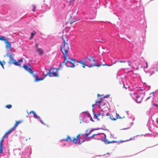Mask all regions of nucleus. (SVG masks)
<instances>
[{
	"label": "nucleus",
	"mask_w": 158,
	"mask_h": 158,
	"mask_svg": "<svg viewBox=\"0 0 158 158\" xmlns=\"http://www.w3.org/2000/svg\"><path fill=\"white\" fill-rule=\"evenodd\" d=\"M62 38L63 40V43L61 45V50L65 60H66L69 57L68 52L69 48L71 47V45L66 35H63Z\"/></svg>",
	"instance_id": "f257e3e1"
},
{
	"label": "nucleus",
	"mask_w": 158,
	"mask_h": 158,
	"mask_svg": "<svg viewBox=\"0 0 158 158\" xmlns=\"http://www.w3.org/2000/svg\"><path fill=\"white\" fill-rule=\"evenodd\" d=\"M81 135H81V134H79L77 135L76 137L74 138L73 139H71L69 136L68 135L66 139H63V140L65 141H68L69 142H73L74 143L76 144H80L84 141V140H85L84 139H83L82 141H80L81 138L80 136Z\"/></svg>",
	"instance_id": "f03ea898"
},
{
	"label": "nucleus",
	"mask_w": 158,
	"mask_h": 158,
	"mask_svg": "<svg viewBox=\"0 0 158 158\" xmlns=\"http://www.w3.org/2000/svg\"><path fill=\"white\" fill-rule=\"evenodd\" d=\"M88 60L86 64H88L87 66L89 68L93 67L95 66L100 67L101 65H99L97 60L94 57L90 56L89 57H86Z\"/></svg>",
	"instance_id": "7ed1b4c3"
},
{
	"label": "nucleus",
	"mask_w": 158,
	"mask_h": 158,
	"mask_svg": "<svg viewBox=\"0 0 158 158\" xmlns=\"http://www.w3.org/2000/svg\"><path fill=\"white\" fill-rule=\"evenodd\" d=\"M31 66L30 65L28 64H27V65H24L23 68L25 69L27 71L32 74L34 77H35V81L36 82H38L40 81L43 80L44 78H38L37 76H35L33 73V72L32 69H31Z\"/></svg>",
	"instance_id": "20e7f679"
},
{
	"label": "nucleus",
	"mask_w": 158,
	"mask_h": 158,
	"mask_svg": "<svg viewBox=\"0 0 158 158\" xmlns=\"http://www.w3.org/2000/svg\"><path fill=\"white\" fill-rule=\"evenodd\" d=\"M6 55L7 56L9 57L10 58V60L8 62L9 64L13 63L15 65L20 66V63L22 62V58L19 61H17L14 59L13 54L7 53L6 54Z\"/></svg>",
	"instance_id": "39448f33"
},
{
	"label": "nucleus",
	"mask_w": 158,
	"mask_h": 158,
	"mask_svg": "<svg viewBox=\"0 0 158 158\" xmlns=\"http://www.w3.org/2000/svg\"><path fill=\"white\" fill-rule=\"evenodd\" d=\"M59 70L58 68L51 67L48 71V76L50 77H59V73L57 71Z\"/></svg>",
	"instance_id": "423d86ee"
},
{
	"label": "nucleus",
	"mask_w": 158,
	"mask_h": 158,
	"mask_svg": "<svg viewBox=\"0 0 158 158\" xmlns=\"http://www.w3.org/2000/svg\"><path fill=\"white\" fill-rule=\"evenodd\" d=\"M99 128H95L94 129H92V130L90 131L89 133H86L85 135V136L84 138V139L86 140H90V139H95V138L94 136L96 135H99V134H94L92 136L90 137H88L89 135L92 132H93V131L96 130H97L98 129H99Z\"/></svg>",
	"instance_id": "0eeeda50"
},
{
	"label": "nucleus",
	"mask_w": 158,
	"mask_h": 158,
	"mask_svg": "<svg viewBox=\"0 0 158 158\" xmlns=\"http://www.w3.org/2000/svg\"><path fill=\"white\" fill-rule=\"evenodd\" d=\"M105 104V103L104 102L103 98H101L98 101H96L95 103L92 105L93 108H94V106L95 105H98L99 106V108L101 107Z\"/></svg>",
	"instance_id": "6e6552de"
},
{
	"label": "nucleus",
	"mask_w": 158,
	"mask_h": 158,
	"mask_svg": "<svg viewBox=\"0 0 158 158\" xmlns=\"http://www.w3.org/2000/svg\"><path fill=\"white\" fill-rule=\"evenodd\" d=\"M70 58H69H69H68V59H67L66 60H65V59H64V61L62 63H61V64H60L61 65H62L63 64H65V65H66L67 63L69 62V63H71L72 65L70 66H68L66 65V66L67 67H72V68L74 67L75 66V65L74 64V63L72 62H73V61L70 59Z\"/></svg>",
	"instance_id": "1a4fd4ad"
},
{
	"label": "nucleus",
	"mask_w": 158,
	"mask_h": 158,
	"mask_svg": "<svg viewBox=\"0 0 158 158\" xmlns=\"http://www.w3.org/2000/svg\"><path fill=\"white\" fill-rule=\"evenodd\" d=\"M70 59L72 60L74 63L75 62H76L77 63H79L82 64L83 65V68H85V66H88V64H85V61L84 60L83 61L82 60H80L79 61H77L72 58H70Z\"/></svg>",
	"instance_id": "9d476101"
},
{
	"label": "nucleus",
	"mask_w": 158,
	"mask_h": 158,
	"mask_svg": "<svg viewBox=\"0 0 158 158\" xmlns=\"http://www.w3.org/2000/svg\"><path fill=\"white\" fill-rule=\"evenodd\" d=\"M5 44H6V48L7 49H10V54H13L12 51L11 49V45L10 44V42L7 40L5 42Z\"/></svg>",
	"instance_id": "9b49d317"
},
{
	"label": "nucleus",
	"mask_w": 158,
	"mask_h": 158,
	"mask_svg": "<svg viewBox=\"0 0 158 158\" xmlns=\"http://www.w3.org/2000/svg\"><path fill=\"white\" fill-rule=\"evenodd\" d=\"M4 138L2 137L0 141V152H3V150L2 148V143L4 141Z\"/></svg>",
	"instance_id": "f8f14e48"
},
{
	"label": "nucleus",
	"mask_w": 158,
	"mask_h": 158,
	"mask_svg": "<svg viewBox=\"0 0 158 158\" xmlns=\"http://www.w3.org/2000/svg\"><path fill=\"white\" fill-rule=\"evenodd\" d=\"M136 101L138 103L141 102L142 101V98L139 96L136 95Z\"/></svg>",
	"instance_id": "ddd939ff"
},
{
	"label": "nucleus",
	"mask_w": 158,
	"mask_h": 158,
	"mask_svg": "<svg viewBox=\"0 0 158 158\" xmlns=\"http://www.w3.org/2000/svg\"><path fill=\"white\" fill-rule=\"evenodd\" d=\"M94 115L96 118H97L98 119H99L98 117L100 116H102V115L101 112H99L97 114L94 113Z\"/></svg>",
	"instance_id": "4468645a"
},
{
	"label": "nucleus",
	"mask_w": 158,
	"mask_h": 158,
	"mask_svg": "<svg viewBox=\"0 0 158 158\" xmlns=\"http://www.w3.org/2000/svg\"><path fill=\"white\" fill-rule=\"evenodd\" d=\"M15 128L13 127L12 128L10 129L8 131L6 132V134H10L11 132H13L15 130Z\"/></svg>",
	"instance_id": "2eb2a0df"
},
{
	"label": "nucleus",
	"mask_w": 158,
	"mask_h": 158,
	"mask_svg": "<svg viewBox=\"0 0 158 158\" xmlns=\"http://www.w3.org/2000/svg\"><path fill=\"white\" fill-rule=\"evenodd\" d=\"M36 51L37 52H39L40 55H41L44 53L43 50L40 48H37Z\"/></svg>",
	"instance_id": "dca6fc26"
},
{
	"label": "nucleus",
	"mask_w": 158,
	"mask_h": 158,
	"mask_svg": "<svg viewBox=\"0 0 158 158\" xmlns=\"http://www.w3.org/2000/svg\"><path fill=\"white\" fill-rule=\"evenodd\" d=\"M104 141L106 143V144H109L110 143H117L118 142V141H108V140L106 139H105L104 140Z\"/></svg>",
	"instance_id": "f3484780"
},
{
	"label": "nucleus",
	"mask_w": 158,
	"mask_h": 158,
	"mask_svg": "<svg viewBox=\"0 0 158 158\" xmlns=\"http://www.w3.org/2000/svg\"><path fill=\"white\" fill-rule=\"evenodd\" d=\"M22 122V121H16V123L15 124L14 127L16 129V127H17L18 125L20 124Z\"/></svg>",
	"instance_id": "a211bd4d"
},
{
	"label": "nucleus",
	"mask_w": 158,
	"mask_h": 158,
	"mask_svg": "<svg viewBox=\"0 0 158 158\" xmlns=\"http://www.w3.org/2000/svg\"><path fill=\"white\" fill-rule=\"evenodd\" d=\"M35 118L38 119L42 124H43L45 125H46V124L44 123L43 121L41 120V119L40 118V116H38L37 115H36V116ZM47 126H48V125H47Z\"/></svg>",
	"instance_id": "6ab92c4d"
},
{
	"label": "nucleus",
	"mask_w": 158,
	"mask_h": 158,
	"mask_svg": "<svg viewBox=\"0 0 158 158\" xmlns=\"http://www.w3.org/2000/svg\"><path fill=\"white\" fill-rule=\"evenodd\" d=\"M134 139H135V137H133L130 138L129 139H127V140H120L119 141H118V142L122 143V142H124L125 141H129L132 140H134Z\"/></svg>",
	"instance_id": "aec40b11"
},
{
	"label": "nucleus",
	"mask_w": 158,
	"mask_h": 158,
	"mask_svg": "<svg viewBox=\"0 0 158 158\" xmlns=\"http://www.w3.org/2000/svg\"><path fill=\"white\" fill-rule=\"evenodd\" d=\"M122 118H121L118 114L116 113V117L114 118H113V120L114 121H115L117 119H121Z\"/></svg>",
	"instance_id": "412c9836"
},
{
	"label": "nucleus",
	"mask_w": 158,
	"mask_h": 158,
	"mask_svg": "<svg viewBox=\"0 0 158 158\" xmlns=\"http://www.w3.org/2000/svg\"><path fill=\"white\" fill-rule=\"evenodd\" d=\"M36 33V32L35 31H33V32H32L31 34V36L29 38V39L31 40L32 39L35 35V34Z\"/></svg>",
	"instance_id": "4be33fe9"
},
{
	"label": "nucleus",
	"mask_w": 158,
	"mask_h": 158,
	"mask_svg": "<svg viewBox=\"0 0 158 158\" xmlns=\"http://www.w3.org/2000/svg\"><path fill=\"white\" fill-rule=\"evenodd\" d=\"M0 40L4 41V42L7 41V40L5 39V37L4 36H0Z\"/></svg>",
	"instance_id": "5701e85b"
},
{
	"label": "nucleus",
	"mask_w": 158,
	"mask_h": 158,
	"mask_svg": "<svg viewBox=\"0 0 158 158\" xmlns=\"http://www.w3.org/2000/svg\"><path fill=\"white\" fill-rule=\"evenodd\" d=\"M6 64V62H5L4 60L2 61H1L0 60V64L2 66L3 68L4 69V65Z\"/></svg>",
	"instance_id": "b1692460"
},
{
	"label": "nucleus",
	"mask_w": 158,
	"mask_h": 158,
	"mask_svg": "<svg viewBox=\"0 0 158 158\" xmlns=\"http://www.w3.org/2000/svg\"><path fill=\"white\" fill-rule=\"evenodd\" d=\"M27 113H28V115L29 114H31V113H32L34 115V117L36 116L37 115L35 113V111H31L29 112H27Z\"/></svg>",
	"instance_id": "393cba45"
},
{
	"label": "nucleus",
	"mask_w": 158,
	"mask_h": 158,
	"mask_svg": "<svg viewBox=\"0 0 158 158\" xmlns=\"http://www.w3.org/2000/svg\"><path fill=\"white\" fill-rule=\"evenodd\" d=\"M12 107V105H11L10 104H9V105H6L5 106V107H6L8 109H10V108H11Z\"/></svg>",
	"instance_id": "a878e982"
},
{
	"label": "nucleus",
	"mask_w": 158,
	"mask_h": 158,
	"mask_svg": "<svg viewBox=\"0 0 158 158\" xmlns=\"http://www.w3.org/2000/svg\"><path fill=\"white\" fill-rule=\"evenodd\" d=\"M32 6H33L32 11L33 12H34L36 10V6H35V5H32Z\"/></svg>",
	"instance_id": "bb28decb"
},
{
	"label": "nucleus",
	"mask_w": 158,
	"mask_h": 158,
	"mask_svg": "<svg viewBox=\"0 0 158 158\" xmlns=\"http://www.w3.org/2000/svg\"><path fill=\"white\" fill-rule=\"evenodd\" d=\"M43 75L44 76V77H42L43 78H44V79L48 75V72L47 74H45L44 72L43 73Z\"/></svg>",
	"instance_id": "cd10ccee"
},
{
	"label": "nucleus",
	"mask_w": 158,
	"mask_h": 158,
	"mask_svg": "<svg viewBox=\"0 0 158 158\" xmlns=\"http://www.w3.org/2000/svg\"><path fill=\"white\" fill-rule=\"evenodd\" d=\"M7 135H8V134H6V132L2 137H3L4 138H7L8 137Z\"/></svg>",
	"instance_id": "c85d7f7f"
},
{
	"label": "nucleus",
	"mask_w": 158,
	"mask_h": 158,
	"mask_svg": "<svg viewBox=\"0 0 158 158\" xmlns=\"http://www.w3.org/2000/svg\"><path fill=\"white\" fill-rule=\"evenodd\" d=\"M108 118L110 119L111 120L114 121L113 120V118H114L111 115L110 117H109Z\"/></svg>",
	"instance_id": "c756f323"
},
{
	"label": "nucleus",
	"mask_w": 158,
	"mask_h": 158,
	"mask_svg": "<svg viewBox=\"0 0 158 158\" xmlns=\"http://www.w3.org/2000/svg\"><path fill=\"white\" fill-rule=\"evenodd\" d=\"M101 65H102V66H111V65H112V64H111V65H109L107 64H101Z\"/></svg>",
	"instance_id": "7c9ffc66"
},
{
	"label": "nucleus",
	"mask_w": 158,
	"mask_h": 158,
	"mask_svg": "<svg viewBox=\"0 0 158 158\" xmlns=\"http://www.w3.org/2000/svg\"><path fill=\"white\" fill-rule=\"evenodd\" d=\"M106 115L108 117H110L111 116V115L110 114L108 113L106 114Z\"/></svg>",
	"instance_id": "2f4dec72"
},
{
	"label": "nucleus",
	"mask_w": 158,
	"mask_h": 158,
	"mask_svg": "<svg viewBox=\"0 0 158 158\" xmlns=\"http://www.w3.org/2000/svg\"><path fill=\"white\" fill-rule=\"evenodd\" d=\"M153 105L154 106H156L157 107H158V104H157L155 103H153Z\"/></svg>",
	"instance_id": "473e14b6"
},
{
	"label": "nucleus",
	"mask_w": 158,
	"mask_h": 158,
	"mask_svg": "<svg viewBox=\"0 0 158 158\" xmlns=\"http://www.w3.org/2000/svg\"><path fill=\"white\" fill-rule=\"evenodd\" d=\"M38 46V44H36L35 45V47L36 48H37Z\"/></svg>",
	"instance_id": "72a5a7b5"
},
{
	"label": "nucleus",
	"mask_w": 158,
	"mask_h": 158,
	"mask_svg": "<svg viewBox=\"0 0 158 158\" xmlns=\"http://www.w3.org/2000/svg\"><path fill=\"white\" fill-rule=\"evenodd\" d=\"M117 62H120V63H123V62H123V61H122L121 60H120V61H118Z\"/></svg>",
	"instance_id": "f704fd0d"
},
{
	"label": "nucleus",
	"mask_w": 158,
	"mask_h": 158,
	"mask_svg": "<svg viewBox=\"0 0 158 158\" xmlns=\"http://www.w3.org/2000/svg\"><path fill=\"white\" fill-rule=\"evenodd\" d=\"M146 68H148V63L147 62H146Z\"/></svg>",
	"instance_id": "c9c22d12"
},
{
	"label": "nucleus",
	"mask_w": 158,
	"mask_h": 158,
	"mask_svg": "<svg viewBox=\"0 0 158 158\" xmlns=\"http://www.w3.org/2000/svg\"><path fill=\"white\" fill-rule=\"evenodd\" d=\"M76 21H74L73 22H72V23H70L72 24V23H74V22H75Z\"/></svg>",
	"instance_id": "e433bc0d"
},
{
	"label": "nucleus",
	"mask_w": 158,
	"mask_h": 158,
	"mask_svg": "<svg viewBox=\"0 0 158 158\" xmlns=\"http://www.w3.org/2000/svg\"><path fill=\"white\" fill-rule=\"evenodd\" d=\"M71 1H70L69 2V5H70V4H71Z\"/></svg>",
	"instance_id": "4c0bfd02"
},
{
	"label": "nucleus",
	"mask_w": 158,
	"mask_h": 158,
	"mask_svg": "<svg viewBox=\"0 0 158 158\" xmlns=\"http://www.w3.org/2000/svg\"><path fill=\"white\" fill-rule=\"evenodd\" d=\"M98 96H100V95L99 94H98Z\"/></svg>",
	"instance_id": "58836bf2"
},
{
	"label": "nucleus",
	"mask_w": 158,
	"mask_h": 158,
	"mask_svg": "<svg viewBox=\"0 0 158 158\" xmlns=\"http://www.w3.org/2000/svg\"><path fill=\"white\" fill-rule=\"evenodd\" d=\"M104 98H107V97H106V96H104Z\"/></svg>",
	"instance_id": "ea45409f"
},
{
	"label": "nucleus",
	"mask_w": 158,
	"mask_h": 158,
	"mask_svg": "<svg viewBox=\"0 0 158 158\" xmlns=\"http://www.w3.org/2000/svg\"><path fill=\"white\" fill-rule=\"evenodd\" d=\"M149 98V97L147 99V100Z\"/></svg>",
	"instance_id": "a19ab883"
},
{
	"label": "nucleus",
	"mask_w": 158,
	"mask_h": 158,
	"mask_svg": "<svg viewBox=\"0 0 158 158\" xmlns=\"http://www.w3.org/2000/svg\"><path fill=\"white\" fill-rule=\"evenodd\" d=\"M1 153H2V152H0V154Z\"/></svg>",
	"instance_id": "79ce46f5"
},
{
	"label": "nucleus",
	"mask_w": 158,
	"mask_h": 158,
	"mask_svg": "<svg viewBox=\"0 0 158 158\" xmlns=\"http://www.w3.org/2000/svg\"><path fill=\"white\" fill-rule=\"evenodd\" d=\"M157 99H158V98H157Z\"/></svg>",
	"instance_id": "37998d69"
}]
</instances>
